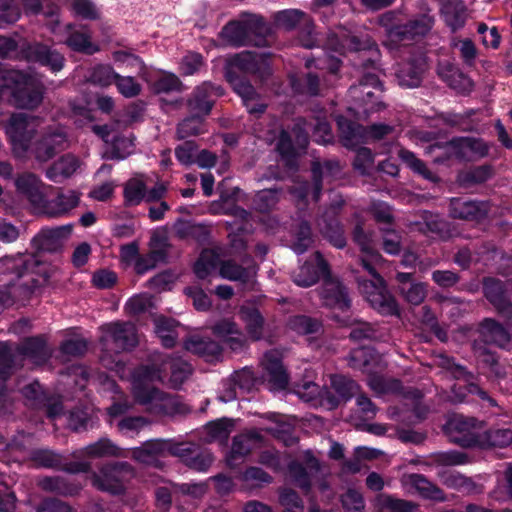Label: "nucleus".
<instances>
[{"label":"nucleus","instance_id":"obj_1","mask_svg":"<svg viewBox=\"0 0 512 512\" xmlns=\"http://www.w3.org/2000/svg\"><path fill=\"white\" fill-rule=\"evenodd\" d=\"M0 273L13 275L0 291L3 307L24 305L33 290L48 277L47 266L34 254H17L0 259Z\"/></svg>","mask_w":512,"mask_h":512},{"label":"nucleus","instance_id":"obj_2","mask_svg":"<svg viewBox=\"0 0 512 512\" xmlns=\"http://www.w3.org/2000/svg\"><path fill=\"white\" fill-rule=\"evenodd\" d=\"M40 125L38 117L24 113L13 114L5 131L12 150L17 157L25 156L31 150L35 158L40 162L51 159L55 153L66 147L67 135L63 128L57 127L53 132L46 133L32 147V140Z\"/></svg>","mask_w":512,"mask_h":512},{"label":"nucleus","instance_id":"obj_3","mask_svg":"<svg viewBox=\"0 0 512 512\" xmlns=\"http://www.w3.org/2000/svg\"><path fill=\"white\" fill-rule=\"evenodd\" d=\"M356 242L360 245L363 267L371 275V280H359V290L372 308L382 315H397L398 305L393 296L387 291L384 280L376 271L382 261V256L374 250L370 239L361 228L357 227L354 234Z\"/></svg>","mask_w":512,"mask_h":512},{"label":"nucleus","instance_id":"obj_4","mask_svg":"<svg viewBox=\"0 0 512 512\" xmlns=\"http://www.w3.org/2000/svg\"><path fill=\"white\" fill-rule=\"evenodd\" d=\"M259 74L262 78L270 74L268 58L265 54L250 51L242 52L231 58L227 67L226 78L234 91L242 98L243 104L250 114L262 113L265 105L259 102L254 88L236 75V72Z\"/></svg>","mask_w":512,"mask_h":512},{"label":"nucleus","instance_id":"obj_5","mask_svg":"<svg viewBox=\"0 0 512 512\" xmlns=\"http://www.w3.org/2000/svg\"><path fill=\"white\" fill-rule=\"evenodd\" d=\"M162 381L160 370L150 371L148 367H139L132 375V392L135 399L155 414L174 415L181 412L178 399L153 387Z\"/></svg>","mask_w":512,"mask_h":512},{"label":"nucleus","instance_id":"obj_6","mask_svg":"<svg viewBox=\"0 0 512 512\" xmlns=\"http://www.w3.org/2000/svg\"><path fill=\"white\" fill-rule=\"evenodd\" d=\"M102 355L104 367L115 371L121 378L126 376L124 364L119 359L120 351L130 350L138 343L135 326L131 323L112 322L101 327Z\"/></svg>","mask_w":512,"mask_h":512},{"label":"nucleus","instance_id":"obj_7","mask_svg":"<svg viewBox=\"0 0 512 512\" xmlns=\"http://www.w3.org/2000/svg\"><path fill=\"white\" fill-rule=\"evenodd\" d=\"M48 356L49 351L42 337L27 338L15 349L7 343L0 342V402L8 399L5 382L19 362L29 360L34 365H40Z\"/></svg>","mask_w":512,"mask_h":512},{"label":"nucleus","instance_id":"obj_8","mask_svg":"<svg viewBox=\"0 0 512 512\" xmlns=\"http://www.w3.org/2000/svg\"><path fill=\"white\" fill-rule=\"evenodd\" d=\"M43 98V84L36 76L18 70L0 72V101L7 99L24 109L37 107Z\"/></svg>","mask_w":512,"mask_h":512},{"label":"nucleus","instance_id":"obj_9","mask_svg":"<svg viewBox=\"0 0 512 512\" xmlns=\"http://www.w3.org/2000/svg\"><path fill=\"white\" fill-rule=\"evenodd\" d=\"M364 76L358 85L351 86L349 89V97L354 101V106L349 108L358 117L361 114L365 117L371 113L380 111L385 108L382 101L378 100L373 90L381 92V82L379 76L382 73L381 69L372 67L373 72H370L368 64H364Z\"/></svg>","mask_w":512,"mask_h":512},{"label":"nucleus","instance_id":"obj_10","mask_svg":"<svg viewBox=\"0 0 512 512\" xmlns=\"http://www.w3.org/2000/svg\"><path fill=\"white\" fill-rule=\"evenodd\" d=\"M395 14L388 12L380 17V24L386 28L387 38L383 42L389 50L397 48L401 43L406 46L411 40L424 36L432 27V18L422 15L404 25L393 26Z\"/></svg>","mask_w":512,"mask_h":512},{"label":"nucleus","instance_id":"obj_11","mask_svg":"<svg viewBox=\"0 0 512 512\" xmlns=\"http://www.w3.org/2000/svg\"><path fill=\"white\" fill-rule=\"evenodd\" d=\"M212 94L219 95L220 89L207 83L197 88L194 97L189 101L190 110L194 115L183 120L178 125L177 133L179 138L183 139L203 132L201 116L207 115L210 112L212 108L210 97Z\"/></svg>","mask_w":512,"mask_h":512},{"label":"nucleus","instance_id":"obj_12","mask_svg":"<svg viewBox=\"0 0 512 512\" xmlns=\"http://www.w3.org/2000/svg\"><path fill=\"white\" fill-rule=\"evenodd\" d=\"M482 424L463 415L452 416L445 425L449 439L462 447L479 446Z\"/></svg>","mask_w":512,"mask_h":512},{"label":"nucleus","instance_id":"obj_13","mask_svg":"<svg viewBox=\"0 0 512 512\" xmlns=\"http://www.w3.org/2000/svg\"><path fill=\"white\" fill-rule=\"evenodd\" d=\"M338 128L343 140L344 146L348 148H356L365 139L370 137L373 139H381L392 131V127L385 124L372 125L368 131L364 127L345 119L342 116L337 118Z\"/></svg>","mask_w":512,"mask_h":512},{"label":"nucleus","instance_id":"obj_14","mask_svg":"<svg viewBox=\"0 0 512 512\" xmlns=\"http://www.w3.org/2000/svg\"><path fill=\"white\" fill-rule=\"evenodd\" d=\"M188 451L183 445H176L172 440H151L145 442L141 447L132 450V457L143 464L158 465V457L173 455L184 457Z\"/></svg>","mask_w":512,"mask_h":512},{"label":"nucleus","instance_id":"obj_15","mask_svg":"<svg viewBox=\"0 0 512 512\" xmlns=\"http://www.w3.org/2000/svg\"><path fill=\"white\" fill-rule=\"evenodd\" d=\"M307 123L303 119H298L291 133L281 131L276 147L281 157L290 164L291 161L308 145Z\"/></svg>","mask_w":512,"mask_h":512},{"label":"nucleus","instance_id":"obj_16","mask_svg":"<svg viewBox=\"0 0 512 512\" xmlns=\"http://www.w3.org/2000/svg\"><path fill=\"white\" fill-rule=\"evenodd\" d=\"M133 476V470L127 463H119L103 468L93 476V485L102 491L119 494L124 490V483Z\"/></svg>","mask_w":512,"mask_h":512},{"label":"nucleus","instance_id":"obj_17","mask_svg":"<svg viewBox=\"0 0 512 512\" xmlns=\"http://www.w3.org/2000/svg\"><path fill=\"white\" fill-rule=\"evenodd\" d=\"M262 19L249 15L241 21L228 23L221 32L223 40L233 46H241L250 42L249 35L262 31Z\"/></svg>","mask_w":512,"mask_h":512},{"label":"nucleus","instance_id":"obj_18","mask_svg":"<svg viewBox=\"0 0 512 512\" xmlns=\"http://www.w3.org/2000/svg\"><path fill=\"white\" fill-rule=\"evenodd\" d=\"M22 54L29 62L38 63L54 73L64 67L65 59L63 55L44 44H29L22 48Z\"/></svg>","mask_w":512,"mask_h":512},{"label":"nucleus","instance_id":"obj_19","mask_svg":"<svg viewBox=\"0 0 512 512\" xmlns=\"http://www.w3.org/2000/svg\"><path fill=\"white\" fill-rule=\"evenodd\" d=\"M261 365L263 378L269 383L271 390H282L288 384V374L282 365V354L278 350L265 353Z\"/></svg>","mask_w":512,"mask_h":512},{"label":"nucleus","instance_id":"obj_20","mask_svg":"<svg viewBox=\"0 0 512 512\" xmlns=\"http://www.w3.org/2000/svg\"><path fill=\"white\" fill-rule=\"evenodd\" d=\"M304 465L293 462L289 465V475L293 481L303 490L309 491L312 479L322 472V467L317 458L310 451H306L303 457Z\"/></svg>","mask_w":512,"mask_h":512},{"label":"nucleus","instance_id":"obj_21","mask_svg":"<svg viewBox=\"0 0 512 512\" xmlns=\"http://www.w3.org/2000/svg\"><path fill=\"white\" fill-rule=\"evenodd\" d=\"M80 193L75 190L60 189L52 200H43L39 213L49 217H60L67 215L72 209L78 206Z\"/></svg>","mask_w":512,"mask_h":512},{"label":"nucleus","instance_id":"obj_22","mask_svg":"<svg viewBox=\"0 0 512 512\" xmlns=\"http://www.w3.org/2000/svg\"><path fill=\"white\" fill-rule=\"evenodd\" d=\"M320 297L325 306L334 310L345 312L350 308V298L346 288L329 274L324 278Z\"/></svg>","mask_w":512,"mask_h":512},{"label":"nucleus","instance_id":"obj_23","mask_svg":"<svg viewBox=\"0 0 512 512\" xmlns=\"http://www.w3.org/2000/svg\"><path fill=\"white\" fill-rule=\"evenodd\" d=\"M17 192L24 196L38 212L46 196V185L33 173H23L15 179Z\"/></svg>","mask_w":512,"mask_h":512},{"label":"nucleus","instance_id":"obj_24","mask_svg":"<svg viewBox=\"0 0 512 512\" xmlns=\"http://www.w3.org/2000/svg\"><path fill=\"white\" fill-rule=\"evenodd\" d=\"M141 367H148L152 372L160 370L162 377L169 367L171 369L169 381L174 388L180 386L192 371L191 366L186 361L180 358H163L160 355L154 356L150 365H142Z\"/></svg>","mask_w":512,"mask_h":512},{"label":"nucleus","instance_id":"obj_25","mask_svg":"<svg viewBox=\"0 0 512 512\" xmlns=\"http://www.w3.org/2000/svg\"><path fill=\"white\" fill-rule=\"evenodd\" d=\"M71 231L70 225L42 229L33 238V245L39 252H56L63 247Z\"/></svg>","mask_w":512,"mask_h":512},{"label":"nucleus","instance_id":"obj_26","mask_svg":"<svg viewBox=\"0 0 512 512\" xmlns=\"http://www.w3.org/2000/svg\"><path fill=\"white\" fill-rule=\"evenodd\" d=\"M329 274L327 263L324 261L320 253H315L313 257L305 264L301 265L293 275V281L301 287H309L314 285L319 277L324 278Z\"/></svg>","mask_w":512,"mask_h":512},{"label":"nucleus","instance_id":"obj_27","mask_svg":"<svg viewBox=\"0 0 512 512\" xmlns=\"http://www.w3.org/2000/svg\"><path fill=\"white\" fill-rule=\"evenodd\" d=\"M295 393L303 401L312 403L314 406H323L329 410L338 406V399L333 396L329 389H321L316 383L307 382L297 386Z\"/></svg>","mask_w":512,"mask_h":512},{"label":"nucleus","instance_id":"obj_28","mask_svg":"<svg viewBox=\"0 0 512 512\" xmlns=\"http://www.w3.org/2000/svg\"><path fill=\"white\" fill-rule=\"evenodd\" d=\"M402 484L410 493H417L424 499L444 501L443 491L420 474H409L402 478Z\"/></svg>","mask_w":512,"mask_h":512},{"label":"nucleus","instance_id":"obj_29","mask_svg":"<svg viewBox=\"0 0 512 512\" xmlns=\"http://www.w3.org/2000/svg\"><path fill=\"white\" fill-rule=\"evenodd\" d=\"M261 436L257 431H251L247 434H242L233 439V444L226 461L230 467L238 464V460H242L253 449H256L261 444Z\"/></svg>","mask_w":512,"mask_h":512},{"label":"nucleus","instance_id":"obj_30","mask_svg":"<svg viewBox=\"0 0 512 512\" xmlns=\"http://www.w3.org/2000/svg\"><path fill=\"white\" fill-rule=\"evenodd\" d=\"M82 162L73 154H65L57 159L46 171V176L53 182H62L72 177L81 169Z\"/></svg>","mask_w":512,"mask_h":512},{"label":"nucleus","instance_id":"obj_31","mask_svg":"<svg viewBox=\"0 0 512 512\" xmlns=\"http://www.w3.org/2000/svg\"><path fill=\"white\" fill-rule=\"evenodd\" d=\"M424 70L425 60L420 55L410 62L399 64L395 71V75L399 85L413 88L420 84Z\"/></svg>","mask_w":512,"mask_h":512},{"label":"nucleus","instance_id":"obj_32","mask_svg":"<svg viewBox=\"0 0 512 512\" xmlns=\"http://www.w3.org/2000/svg\"><path fill=\"white\" fill-rule=\"evenodd\" d=\"M438 75L454 90L467 93L472 89V81L450 62L438 65Z\"/></svg>","mask_w":512,"mask_h":512},{"label":"nucleus","instance_id":"obj_33","mask_svg":"<svg viewBox=\"0 0 512 512\" xmlns=\"http://www.w3.org/2000/svg\"><path fill=\"white\" fill-rule=\"evenodd\" d=\"M451 215L465 220H480L487 214V205L476 201L453 199L450 204Z\"/></svg>","mask_w":512,"mask_h":512},{"label":"nucleus","instance_id":"obj_34","mask_svg":"<svg viewBox=\"0 0 512 512\" xmlns=\"http://www.w3.org/2000/svg\"><path fill=\"white\" fill-rule=\"evenodd\" d=\"M212 330L214 334L226 342L232 350H239L245 345L244 335L231 320H220L212 327Z\"/></svg>","mask_w":512,"mask_h":512},{"label":"nucleus","instance_id":"obj_35","mask_svg":"<svg viewBox=\"0 0 512 512\" xmlns=\"http://www.w3.org/2000/svg\"><path fill=\"white\" fill-rule=\"evenodd\" d=\"M247 265L241 267L233 261H225L220 265L219 275L231 281L247 282L256 274V266L251 259L245 261Z\"/></svg>","mask_w":512,"mask_h":512},{"label":"nucleus","instance_id":"obj_36","mask_svg":"<svg viewBox=\"0 0 512 512\" xmlns=\"http://www.w3.org/2000/svg\"><path fill=\"white\" fill-rule=\"evenodd\" d=\"M185 349L206 358L208 361L216 359L221 354V347L217 342L200 336H192L187 339Z\"/></svg>","mask_w":512,"mask_h":512},{"label":"nucleus","instance_id":"obj_37","mask_svg":"<svg viewBox=\"0 0 512 512\" xmlns=\"http://www.w3.org/2000/svg\"><path fill=\"white\" fill-rule=\"evenodd\" d=\"M480 334L484 342L505 347L510 341L507 330L492 319H485L480 327Z\"/></svg>","mask_w":512,"mask_h":512},{"label":"nucleus","instance_id":"obj_38","mask_svg":"<svg viewBox=\"0 0 512 512\" xmlns=\"http://www.w3.org/2000/svg\"><path fill=\"white\" fill-rule=\"evenodd\" d=\"M484 293L487 299L501 313L510 314L511 304L504 296L503 284L499 280L487 279L484 282Z\"/></svg>","mask_w":512,"mask_h":512},{"label":"nucleus","instance_id":"obj_39","mask_svg":"<svg viewBox=\"0 0 512 512\" xmlns=\"http://www.w3.org/2000/svg\"><path fill=\"white\" fill-rule=\"evenodd\" d=\"M312 171L315 181L313 199L317 201L320 195L321 182L325 179L337 176L340 173V164L335 160L326 161L323 164L314 162Z\"/></svg>","mask_w":512,"mask_h":512},{"label":"nucleus","instance_id":"obj_40","mask_svg":"<svg viewBox=\"0 0 512 512\" xmlns=\"http://www.w3.org/2000/svg\"><path fill=\"white\" fill-rule=\"evenodd\" d=\"M65 32L67 37L65 39H59V41L65 42L72 50L88 54L98 51V47L91 42V36L89 33L72 31V27L70 25L65 27Z\"/></svg>","mask_w":512,"mask_h":512},{"label":"nucleus","instance_id":"obj_41","mask_svg":"<svg viewBox=\"0 0 512 512\" xmlns=\"http://www.w3.org/2000/svg\"><path fill=\"white\" fill-rule=\"evenodd\" d=\"M378 512H415L417 505L411 501L394 498L388 494H380L375 499Z\"/></svg>","mask_w":512,"mask_h":512},{"label":"nucleus","instance_id":"obj_42","mask_svg":"<svg viewBox=\"0 0 512 512\" xmlns=\"http://www.w3.org/2000/svg\"><path fill=\"white\" fill-rule=\"evenodd\" d=\"M442 14L446 23L453 29L460 28L465 22V6L460 0H446L442 5Z\"/></svg>","mask_w":512,"mask_h":512},{"label":"nucleus","instance_id":"obj_43","mask_svg":"<svg viewBox=\"0 0 512 512\" xmlns=\"http://www.w3.org/2000/svg\"><path fill=\"white\" fill-rule=\"evenodd\" d=\"M334 38L329 41V45L331 48L342 54L344 50H350V51H361V50H369L372 53H377V49L375 48L372 50L373 47H375V44L370 41V39L366 38L365 40L361 41L356 36H346L342 35L341 40L336 39L337 43H334Z\"/></svg>","mask_w":512,"mask_h":512},{"label":"nucleus","instance_id":"obj_44","mask_svg":"<svg viewBox=\"0 0 512 512\" xmlns=\"http://www.w3.org/2000/svg\"><path fill=\"white\" fill-rule=\"evenodd\" d=\"M220 262L219 254L214 250H203L195 263L194 272L200 279H205L216 273Z\"/></svg>","mask_w":512,"mask_h":512},{"label":"nucleus","instance_id":"obj_45","mask_svg":"<svg viewBox=\"0 0 512 512\" xmlns=\"http://www.w3.org/2000/svg\"><path fill=\"white\" fill-rule=\"evenodd\" d=\"M512 443V431L510 429H494L485 431L482 427V434L479 439V446L486 447H506Z\"/></svg>","mask_w":512,"mask_h":512},{"label":"nucleus","instance_id":"obj_46","mask_svg":"<svg viewBox=\"0 0 512 512\" xmlns=\"http://www.w3.org/2000/svg\"><path fill=\"white\" fill-rule=\"evenodd\" d=\"M350 365L355 369H360L363 372L372 374L374 372V366L377 365L374 349L362 347L353 350L350 356Z\"/></svg>","mask_w":512,"mask_h":512},{"label":"nucleus","instance_id":"obj_47","mask_svg":"<svg viewBox=\"0 0 512 512\" xmlns=\"http://www.w3.org/2000/svg\"><path fill=\"white\" fill-rule=\"evenodd\" d=\"M275 19L277 25L286 30H291L296 28L300 24H304L307 27L308 32L310 33V18L299 10H283L277 13Z\"/></svg>","mask_w":512,"mask_h":512},{"label":"nucleus","instance_id":"obj_48","mask_svg":"<svg viewBox=\"0 0 512 512\" xmlns=\"http://www.w3.org/2000/svg\"><path fill=\"white\" fill-rule=\"evenodd\" d=\"M442 483L448 488L455 489L465 493H474L477 491L476 484L468 477L458 472L439 473Z\"/></svg>","mask_w":512,"mask_h":512},{"label":"nucleus","instance_id":"obj_49","mask_svg":"<svg viewBox=\"0 0 512 512\" xmlns=\"http://www.w3.org/2000/svg\"><path fill=\"white\" fill-rule=\"evenodd\" d=\"M118 73L108 64H98L91 68L88 81L94 85L106 88L115 84Z\"/></svg>","mask_w":512,"mask_h":512},{"label":"nucleus","instance_id":"obj_50","mask_svg":"<svg viewBox=\"0 0 512 512\" xmlns=\"http://www.w3.org/2000/svg\"><path fill=\"white\" fill-rule=\"evenodd\" d=\"M331 389L335 392L333 396L338 399L339 404L341 401L350 399L357 392L358 385L344 376L334 375L331 377Z\"/></svg>","mask_w":512,"mask_h":512},{"label":"nucleus","instance_id":"obj_51","mask_svg":"<svg viewBox=\"0 0 512 512\" xmlns=\"http://www.w3.org/2000/svg\"><path fill=\"white\" fill-rule=\"evenodd\" d=\"M156 242L157 236L153 235L150 243L151 251L146 255H139L134 265V270L137 274L147 273L148 271L154 269L159 261L163 260L165 256L164 252L154 249Z\"/></svg>","mask_w":512,"mask_h":512},{"label":"nucleus","instance_id":"obj_52","mask_svg":"<svg viewBox=\"0 0 512 512\" xmlns=\"http://www.w3.org/2000/svg\"><path fill=\"white\" fill-rule=\"evenodd\" d=\"M177 323L173 319L159 317L155 319V332L161 339L163 346L170 348L175 344L177 338Z\"/></svg>","mask_w":512,"mask_h":512},{"label":"nucleus","instance_id":"obj_53","mask_svg":"<svg viewBox=\"0 0 512 512\" xmlns=\"http://www.w3.org/2000/svg\"><path fill=\"white\" fill-rule=\"evenodd\" d=\"M85 453L91 457L116 456L126 457V453L113 444L109 439H100L85 448Z\"/></svg>","mask_w":512,"mask_h":512},{"label":"nucleus","instance_id":"obj_54","mask_svg":"<svg viewBox=\"0 0 512 512\" xmlns=\"http://www.w3.org/2000/svg\"><path fill=\"white\" fill-rule=\"evenodd\" d=\"M233 430V422L229 419H221L206 425V441H226Z\"/></svg>","mask_w":512,"mask_h":512},{"label":"nucleus","instance_id":"obj_55","mask_svg":"<svg viewBox=\"0 0 512 512\" xmlns=\"http://www.w3.org/2000/svg\"><path fill=\"white\" fill-rule=\"evenodd\" d=\"M241 319L246 323L250 337L254 340L261 337L263 319L256 309L242 307L240 310Z\"/></svg>","mask_w":512,"mask_h":512},{"label":"nucleus","instance_id":"obj_56","mask_svg":"<svg viewBox=\"0 0 512 512\" xmlns=\"http://www.w3.org/2000/svg\"><path fill=\"white\" fill-rule=\"evenodd\" d=\"M399 158L415 173L423 176L425 179L434 181L435 175L428 170L425 164L418 159L412 152L400 149L398 152Z\"/></svg>","mask_w":512,"mask_h":512},{"label":"nucleus","instance_id":"obj_57","mask_svg":"<svg viewBox=\"0 0 512 512\" xmlns=\"http://www.w3.org/2000/svg\"><path fill=\"white\" fill-rule=\"evenodd\" d=\"M312 243L311 229L306 222H301L294 230L292 249L297 254L304 253Z\"/></svg>","mask_w":512,"mask_h":512},{"label":"nucleus","instance_id":"obj_58","mask_svg":"<svg viewBox=\"0 0 512 512\" xmlns=\"http://www.w3.org/2000/svg\"><path fill=\"white\" fill-rule=\"evenodd\" d=\"M145 196V184L141 179L129 180L124 188V198L128 205L139 204Z\"/></svg>","mask_w":512,"mask_h":512},{"label":"nucleus","instance_id":"obj_59","mask_svg":"<svg viewBox=\"0 0 512 512\" xmlns=\"http://www.w3.org/2000/svg\"><path fill=\"white\" fill-rule=\"evenodd\" d=\"M431 462L439 466H457L469 462L468 456L460 451H447L434 454Z\"/></svg>","mask_w":512,"mask_h":512},{"label":"nucleus","instance_id":"obj_60","mask_svg":"<svg viewBox=\"0 0 512 512\" xmlns=\"http://www.w3.org/2000/svg\"><path fill=\"white\" fill-rule=\"evenodd\" d=\"M321 231L324 237H326L336 248H343L345 246L346 240L338 221L330 220L329 222H326L325 225L321 227Z\"/></svg>","mask_w":512,"mask_h":512},{"label":"nucleus","instance_id":"obj_61","mask_svg":"<svg viewBox=\"0 0 512 512\" xmlns=\"http://www.w3.org/2000/svg\"><path fill=\"white\" fill-rule=\"evenodd\" d=\"M289 326L299 334H311L317 332L321 324L317 320L307 316H295L290 319Z\"/></svg>","mask_w":512,"mask_h":512},{"label":"nucleus","instance_id":"obj_62","mask_svg":"<svg viewBox=\"0 0 512 512\" xmlns=\"http://www.w3.org/2000/svg\"><path fill=\"white\" fill-rule=\"evenodd\" d=\"M400 292L403 295L404 299L412 304L419 305L423 302L426 297V287L422 283H413L409 284V286H400Z\"/></svg>","mask_w":512,"mask_h":512},{"label":"nucleus","instance_id":"obj_63","mask_svg":"<svg viewBox=\"0 0 512 512\" xmlns=\"http://www.w3.org/2000/svg\"><path fill=\"white\" fill-rule=\"evenodd\" d=\"M225 385H236L239 390L250 391L255 385V377L250 369L244 368L231 375Z\"/></svg>","mask_w":512,"mask_h":512},{"label":"nucleus","instance_id":"obj_64","mask_svg":"<svg viewBox=\"0 0 512 512\" xmlns=\"http://www.w3.org/2000/svg\"><path fill=\"white\" fill-rule=\"evenodd\" d=\"M280 503L285 512H303L304 505L298 494L292 489L285 488L280 493Z\"/></svg>","mask_w":512,"mask_h":512}]
</instances>
